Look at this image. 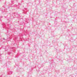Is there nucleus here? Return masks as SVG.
Returning <instances> with one entry per match:
<instances>
[{"mask_svg": "<svg viewBox=\"0 0 77 77\" xmlns=\"http://www.w3.org/2000/svg\"><path fill=\"white\" fill-rule=\"evenodd\" d=\"M10 74H11L12 73V72H10Z\"/></svg>", "mask_w": 77, "mask_h": 77, "instance_id": "obj_1", "label": "nucleus"}, {"mask_svg": "<svg viewBox=\"0 0 77 77\" xmlns=\"http://www.w3.org/2000/svg\"><path fill=\"white\" fill-rule=\"evenodd\" d=\"M11 48V49H13V48Z\"/></svg>", "mask_w": 77, "mask_h": 77, "instance_id": "obj_2", "label": "nucleus"}, {"mask_svg": "<svg viewBox=\"0 0 77 77\" xmlns=\"http://www.w3.org/2000/svg\"><path fill=\"white\" fill-rule=\"evenodd\" d=\"M24 7V6H23V7Z\"/></svg>", "mask_w": 77, "mask_h": 77, "instance_id": "obj_3", "label": "nucleus"}, {"mask_svg": "<svg viewBox=\"0 0 77 77\" xmlns=\"http://www.w3.org/2000/svg\"><path fill=\"white\" fill-rule=\"evenodd\" d=\"M4 39H5V38H4Z\"/></svg>", "mask_w": 77, "mask_h": 77, "instance_id": "obj_4", "label": "nucleus"}, {"mask_svg": "<svg viewBox=\"0 0 77 77\" xmlns=\"http://www.w3.org/2000/svg\"><path fill=\"white\" fill-rule=\"evenodd\" d=\"M8 54L10 55V54Z\"/></svg>", "mask_w": 77, "mask_h": 77, "instance_id": "obj_5", "label": "nucleus"}]
</instances>
